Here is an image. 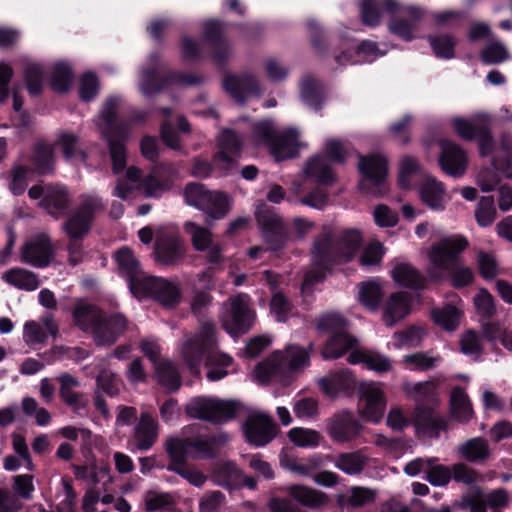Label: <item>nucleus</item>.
I'll return each mask as SVG.
<instances>
[{"mask_svg":"<svg viewBox=\"0 0 512 512\" xmlns=\"http://www.w3.org/2000/svg\"><path fill=\"white\" fill-rule=\"evenodd\" d=\"M182 354L186 365L194 375L200 373V366L203 362L205 366L210 367L206 377L212 382L226 377L228 372L225 367L232 362L230 356L216 350V327L210 321L203 323L199 333L184 343Z\"/></svg>","mask_w":512,"mask_h":512,"instance_id":"1","label":"nucleus"},{"mask_svg":"<svg viewBox=\"0 0 512 512\" xmlns=\"http://www.w3.org/2000/svg\"><path fill=\"white\" fill-rule=\"evenodd\" d=\"M362 244L358 230H344L337 236L325 234L314 243L313 263L316 271L307 275L312 283L321 282L334 265L345 264L354 259Z\"/></svg>","mask_w":512,"mask_h":512,"instance_id":"2","label":"nucleus"},{"mask_svg":"<svg viewBox=\"0 0 512 512\" xmlns=\"http://www.w3.org/2000/svg\"><path fill=\"white\" fill-rule=\"evenodd\" d=\"M75 325L91 333L97 346H111L125 332L127 319L120 313L107 315L97 305L78 303L72 310Z\"/></svg>","mask_w":512,"mask_h":512,"instance_id":"3","label":"nucleus"},{"mask_svg":"<svg viewBox=\"0 0 512 512\" xmlns=\"http://www.w3.org/2000/svg\"><path fill=\"white\" fill-rule=\"evenodd\" d=\"M120 102V97L109 96L101 109V118L105 123L102 135L109 148L114 174H120L127 165L126 142L129 139V125L125 121L118 120Z\"/></svg>","mask_w":512,"mask_h":512,"instance_id":"4","label":"nucleus"},{"mask_svg":"<svg viewBox=\"0 0 512 512\" xmlns=\"http://www.w3.org/2000/svg\"><path fill=\"white\" fill-rule=\"evenodd\" d=\"M106 209L103 199L96 194H82L80 203L63 222L62 230L68 237V254L84 253L83 240L90 233L96 215Z\"/></svg>","mask_w":512,"mask_h":512,"instance_id":"5","label":"nucleus"},{"mask_svg":"<svg viewBox=\"0 0 512 512\" xmlns=\"http://www.w3.org/2000/svg\"><path fill=\"white\" fill-rule=\"evenodd\" d=\"M316 328L320 333L329 334L321 351L325 360L338 359L358 346V340L349 332L350 321L340 313L320 315Z\"/></svg>","mask_w":512,"mask_h":512,"instance_id":"6","label":"nucleus"},{"mask_svg":"<svg viewBox=\"0 0 512 512\" xmlns=\"http://www.w3.org/2000/svg\"><path fill=\"white\" fill-rule=\"evenodd\" d=\"M242 408L243 404L237 400L197 397L187 405L186 413L191 418L220 424L234 419Z\"/></svg>","mask_w":512,"mask_h":512,"instance_id":"7","label":"nucleus"},{"mask_svg":"<svg viewBox=\"0 0 512 512\" xmlns=\"http://www.w3.org/2000/svg\"><path fill=\"white\" fill-rule=\"evenodd\" d=\"M184 199L189 206L203 211L213 219H222L229 211L226 194L211 191L202 183H187L184 188Z\"/></svg>","mask_w":512,"mask_h":512,"instance_id":"8","label":"nucleus"},{"mask_svg":"<svg viewBox=\"0 0 512 512\" xmlns=\"http://www.w3.org/2000/svg\"><path fill=\"white\" fill-rule=\"evenodd\" d=\"M347 154L342 143L339 140L331 139L325 144V155H315L310 158L305 166V174L314 178L318 184L332 185L336 180V175L327 160L335 164H344Z\"/></svg>","mask_w":512,"mask_h":512,"instance_id":"9","label":"nucleus"},{"mask_svg":"<svg viewBox=\"0 0 512 512\" xmlns=\"http://www.w3.org/2000/svg\"><path fill=\"white\" fill-rule=\"evenodd\" d=\"M157 67H145L141 71L140 86L144 95L150 97L172 86H196L202 83L201 77L170 70L161 75Z\"/></svg>","mask_w":512,"mask_h":512,"instance_id":"10","label":"nucleus"},{"mask_svg":"<svg viewBox=\"0 0 512 512\" xmlns=\"http://www.w3.org/2000/svg\"><path fill=\"white\" fill-rule=\"evenodd\" d=\"M138 298H150L168 310L176 309L182 300V291L176 283L157 276L142 278V283L133 294Z\"/></svg>","mask_w":512,"mask_h":512,"instance_id":"11","label":"nucleus"},{"mask_svg":"<svg viewBox=\"0 0 512 512\" xmlns=\"http://www.w3.org/2000/svg\"><path fill=\"white\" fill-rule=\"evenodd\" d=\"M255 313L241 296L230 300V306L221 317L222 328L233 338L248 333L254 323Z\"/></svg>","mask_w":512,"mask_h":512,"instance_id":"12","label":"nucleus"},{"mask_svg":"<svg viewBox=\"0 0 512 512\" xmlns=\"http://www.w3.org/2000/svg\"><path fill=\"white\" fill-rule=\"evenodd\" d=\"M186 252V245L179 236L165 234L156 238L152 257L158 267L171 269L185 262Z\"/></svg>","mask_w":512,"mask_h":512,"instance_id":"13","label":"nucleus"},{"mask_svg":"<svg viewBox=\"0 0 512 512\" xmlns=\"http://www.w3.org/2000/svg\"><path fill=\"white\" fill-rule=\"evenodd\" d=\"M468 246L469 242L464 236L454 239L444 238L432 245L429 259L434 267L450 271L459 264V256Z\"/></svg>","mask_w":512,"mask_h":512,"instance_id":"14","label":"nucleus"},{"mask_svg":"<svg viewBox=\"0 0 512 512\" xmlns=\"http://www.w3.org/2000/svg\"><path fill=\"white\" fill-rule=\"evenodd\" d=\"M358 170L362 176L359 189L371 192V188H379L388 175V161L380 154L359 155Z\"/></svg>","mask_w":512,"mask_h":512,"instance_id":"15","label":"nucleus"},{"mask_svg":"<svg viewBox=\"0 0 512 512\" xmlns=\"http://www.w3.org/2000/svg\"><path fill=\"white\" fill-rule=\"evenodd\" d=\"M438 145L440 148L438 164L441 170L451 177H462L468 167L466 151L450 139H440Z\"/></svg>","mask_w":512,"mask_h":512,"instance_id":"16","label":"nucleus"},{"mask_svg":"<svg viewBox=\"0 0 512 512\" xmlns=\"http://www.w3.org/2000/svg\"><path fill=\"white\" fill-rule=\"evenodd\" d=\"M218 151L214 155L215 162H222L223 169L232 171L238 165L237 160L243 151V140L232 128H223L217 137Z\"/></svg>","mask_w":512,"mask_h":512,"instance_id":"17","label":"nucleus"},{"mask_svg":"<svg viewBox=\"0 0 512 512\" xmlns=\"http://www.w3.org/2000/svg\"><path fill=\"white\" fill-rule=\"evenodd\" d=\"M243 432L250 445L263 447L276 437L277 426L269 415L257 413L246 419Z\"/></svg>","mask_w":512,"mask_h":512,"instance_id":"18","label":"nucleus"},{"mask_svg":"<svg viewBox=\"0 0 512 512\" xmlns=\"http://www.w3.org/2000/svg\"><path fill=\"white\" fill-rule=\"evenodd\" d=\"M330 437L338 442L345 443L356 439L362 430V425L349 410H342L334 414L327 424Z\"/></svg>","mask_w":512,"mask_h":512,"instance_id":"19","label":"nucleus"},{"mask_svg":"<svg viewBox=\"0 0 512 512\" xmlns=\"http://www.w3.org/2000/svg\"><path fill=\"white\" fill-rule=\"evenodd\" d=\"M71 194L63 185H48L44 197L40 200L39 206L55 219L70 216Z\"/></svg>","mask_w":512,"mask_h":512,"instance_id":"20","label":"nucleus"},{"mask_svg":"<svg viewBox=\"0 0 512 512\" xmlns=\"http://www.w3.org/2000/svg\"><path fill=\"white\" fill-rule=\"evenodd\" d=\"M223 86L238 103L244 104L250 95L260 96L262 91L257 78L251 74L227 75Z\"/></svg>","mask_w":512,"mask_h":512,"instance_id":"21","label":"nucleus"},{"mask_svg":"<svg viewBox=\"0 0 512 512\" xmlns=\"http://www.w3.org/2000/svg\"><path fill=\"white\" fill-rule=\"evenodd\" d=\"M360 402H363L359 412L366 421L378 423L384 414L386 400L381 389L374 385H363L360 388Z\"/></svg>","mask_w":512,"mask_h":512,"instance_id":"22","label":"nucleus"},{"mask_svg":"<svg viewBox=\"0 0 512 512\" xmlns=\"http://www.w3.org/2000/svg\"><path fill=\"white\" fill-rule=\"evenodd\" d=\"M118 266L119 274L128 282V287L132 294L136 292L142 283L141 265L135 257L131 248L124 246L118 249L114 254Z\"/></svg>","mask_w":512,"mask_h":512,"instance_id":"23","label":"nucleus"},{"mask_svg":"<svg viewBox=\"0 0 512 512\" xmlns=\"http://www.w3.org/2000/svg\"><path fill=\"white\" fill-rule=\"evenodd\" d=\"M204 40L211 48L212 60L217 65H224L229 55V45L223 32L222 22L209 20L203 27Z\"/></svg>","mask_w":512,"mask_h":512,"instance_id":"24","label":"nucleus"},{"mask_svg":"<svg viewBox=\"0 0 512 512\" xmlns=\"http://www.w3.org/2000/svg\"><path fill=\"white\" fill-rule=\"evenodd\" d=\"M191 439V445L197 457L201 459H214L218 457L230 438L226 432L219 430L198 434L191 437Z\"/></svg>","mask_w":512,"mask_h":512,"instance_id":"25","label":"nucleus"},{"mask_svg":"<svg viewBox=\"0 0 512 512\" xmlns=\"http://www.w3.org/2000/svg\"><path fill=\"white\" fill-rule=\"evenodd\" d=\"M53 248L49 237L41 234L35 241L27 242L22 247V261L37 268L49 266Z\"/></svg>","mask_w":512,"mask_h":512,"instance_id":"26","label":"nucleus"},{"mask_svg":"<svg viewBox=\"0 0 512 512\" xmlns=\"http://www.w3.org/2000/svg\"><path fill=\"white\" fill-rule=\"evenodd\" d=\"M159 435V424L157 419L148 411L140 414L137 424L134 427V439L140 451H147L156 443Z\"/></svg>","mask_w":512,"mask_h":512,"instance_id":"27","label":"nucleus"},{"mask_svg":"<svg viewBox=\"0 0 512 512\" xmlns=\"http://www.w3.org/2000/svg\"><path fill=\"white\" fill-rule=\"evenodd\" d=\"M384 54L375 42L365 40L355 48L341 50L339 54L334 55V58L339 65L344 66L359 62H373Z\"/></svg>","mask_w":512,"mask_h":512,"instance_id":"28","label":"nucleus"},{"mask_svg":"<svg viewBox=\"0 0 512 512\" xmlns=\"http://www.w3.org/2000/svg\"><path fill=\"white\" fill-rule=\"evenodd\" d=\"M359 9L362 23L376 27L380 24L382 12L395 14L400 10V4L396 0H362Z\"/></svg>","mask_w":512,"mask_h":512,"instance_id":"29","label":"nucleus"},{"mask_svg":"<svg viewBox=\"0 0 512 512\" xmlns=\"http://www.w3.org/2000/svg\"><path fill=\"white\" fill-rule=\"evenodd\" d=\"M412 297L404 291L394 292L390 295L384 306L383 320L387 326H394L404 319L411 311Z\"/></svg>","mask_w":512,"mask_h":512,"instance_id":"30","label":"nucleus"},{"mask_svg":"<svg viewBox=\"0 0 512 512\" xmlns=\"http://www.w3.org/2000/svg\"><path fill=\"white\" fill-rule=\"evenodd\" d=\"M287 494L298 506L309 509H320L329 503L326 493L301 484L289 486Z\"/></svg>","mask_w":512,"mask_h":512,"instance_id":"31","label":"nucleus"},{"mask_svg":"<svg viewBox=\"0 0 512 512\" xmlns=\"http://www.w3.org/2000/svg\"><path fill=\"white\" fill-rule=\"evenodd\" d=\"M321 390L331 398L337 397L340 393L350 395L356 387V379L349 370H341L330 378H322L319 381Z\"/></svg>","mask_w":512,"mask_h":512,"instance_id":"32","label":"nucleus"},{"mask_svg":"<svg viewBox=\"0 0 512 512\" xmlns=\"http://www.w3.org/2000/svg\"><path fill=\"white\" fill-rule=\"evenodd\" d=\"M391 277L399 286L410 290H424L426 277L410 263H398L391 271Z\"/></svg>","mask_w":512,"mask_h":512,"instance_id":"33","label":"nucleus"},{"mask_svg":"<svg viewBox=\"0 0 512 512\" xmlns=\"http://www.w3.org/2000/svg\"><path fill=\"white\" fill-rule=\"evenodd\" d=\"M57 380L60 383V398L74 412H79L87 406L88 400L85 395L74 390L80 386V382L76 377L64 373Z\"/></svg>","mask_w":512,"mask_h":512,"instance_id":"34","label":"nucleus"},{"mask_svg":"<svg viewBox=\"0 0 512 512\" xmlns=\"http://www.w3.org/2000/svg\"><path fill=\"white\" fill-rule=\"evenodd\" d=\"M298 137L299 133L296 128L284 130L272 143L271 154L278 161L296 157L299 153Z\"/></svg>","mask_w":512,"mask_h":512,"instance_id":"35","label":"nucleus"},{"mask_svg":"<svg viewBox=\"0 0 512 512\" xmlns=\"http://www.w3.org/2000/svg\"><path fill=\"white\" fill-rule=\"evenodd\" d=\"M211 479L214 484L233 490L241 486L242 470L232 461L219 462L212 469Z\"/></svg>","mask_w":512,"mask_h":512,"instance_id":"36","label":"nucleus"},{"mask_svg":"<svg viewBox=\"0 0 512 512\" xmlns=\"http://www.w3.org/2000/svg\"><path fill=\"white\" fill-rule=\"evenodd\" d=\"M157 383L167 392L175 393L182 386V378L177 366L169 359H162V362L154 367Z\"/></svg>","mask_w":512,"mask_h":512,"instance_id":"37","label":"nucleus"},{"mask_svg":"<svg viewBox=\"0 0 512 512\" xmlns=\"http://www.w3.org/2000/svg\"><path fill=\"white\" fill-rule=\"evenodd\" d=\"M414 426L417 431L434 432L438 434L447 429L446 420L436 414L435 410L429 406H417L415 410Z\"/></svg>","mask_w":512,"mask_h":512,"instance_id":"38","label":"nucleus"},{"mask_svg":"<svg viewBox=\"0 0 512 512\" xmlns=\"http://www.w3.org/2000/svg\"><path fill=\"white\" fill-rule=\"evenodd\" d=\"M358 301L369 311H376L380 308L384 291L381 283L377 279H370L358 284Z\"/></svg>","mask_w":512,"mask_h":512,"instance_id":"39","label":"nucleus"},{"mask_svg":"<svg viewBox=\"0 0 512 512\" xmlns=\"http://www.w3.org/2000/svg\"><path fill=\"white\" fill-rule=\"evenodd\" d=\"M450 412L453 419L460 423H468L474 415L471 401L461 386L454 387L451 392Z\"/></svg>","mask_w":512,"mask_h":512,"instance_id":"40","label":"nucleus"},{"mask_svg":"<svg viewBox=\"0 0 512 512\" xmlns=\"http://www.w3.org/2000/svg\"><path fill=\"white\" fill-rule=\"evenodd\" d=\"M2 280L7 284L25 291H34L40 286L37 274L24 268L14 267L5 271Z\"/></svg>","mask_w":512,"mask_h":512,"instance_id":"41","label":"nucleus"},{"mask_svg":"<svg viewBox=\"0 0 512 512\" xmlns=\"http://www.w3.org/2000/svg\"><path fill=\"white\" fill-rule=\"evenodd\" d=\"M458 453L470 463H482L491 454L488 441L483 437H474L459 445Z\"/></svg>","mask_w":512,"mask_h":512,"instance_id":"42","label":"nucleus"},{"mask_svg":"<svg viewBox=\"0 0 512 512\" xmlns=\"http://www.w3.org/2000/svg\"><path fill=\"white\" fill-rule=\"evenodd\" d=\"M420 198L422 202L432 210L440 211L444 209L443 183L435 178H427L420 186Z\"/></svg>","mask_w":512,"mask_h":512,"instance_id":"43","label":"nucleus"},{"mask_svg":"<svg viewBox=\"0 0 512 512\" xmlns=\"http://www.w3.org/2000/svg\"><path fill=\"white\" fill-rule=\"evenodd\" d=\"M31 163L33 171L39 175H48L54 171V151L51 145L38 142L34 145Z\"/></svg>","mask_w":512,"mask_h":512,"instance_id":"44","label":"nucleus"},{"mask_svg":"<svg viewBox=\"0 0 512 512\" xmlns=\"http://www.w3.org/2000/svg\"><path fill=\"white\" fill-rule=\"evenodd\" d=\"M191 437L177 438L172 437L166 441V452L170 459L167 467H179L187 463V459L192 448Z\"/></svg>","mask_w":512,"mask_h":512,"instance_id":"45","label":"nucleus"},{"mask_svg":"<svg viewBox=\"0 0 512 512\" xmlns=\"http://www.w3.org/2000/svg\"><path fill=\"white\" fill-rule=\"evenodd\" d=\"M427 41L432 49L434 56L441 60H450L455 57L457 39L448 33L428 35Z\"/></svg>","mask_w":512,"mask_h":512,"instance_id":"46","label":"nucleus"},{"mask_svg":"<svg viewBox=\"0 0 512 512\" xmlns=\"http://www.w3.org/2000/svg\"><path fill=\"white\" fill-rule=\"evenodd\" d=\"M311 351L312 344L307 348L301 347L297 344L287 346L285 349V356L283 357V364H287L289 373L309 366Z\"/></svg>","mask_w":512,"mask_h":512,"instance_id":"47","label":"nucleus"},{"mask_svg":"<svg viewBox=\"0 0 512 512\" xmlns=\"http://www.w3.org/2000/svg\"><path fill=\"white\" fill-rule=\"evenodd\" d=\"M73 71L66 63H56L51 70L50 87L57 94L67 93L73 80Z\"/></svg>","mask_w":512,"mask_h":512,"instance_id":"48","label":"nucleus"},{"mask_svg":"<svg viewBox=\"0 0 512 512\" xmlns=\"http://www.w3.org/2000/svg\"><path fill=\"white\" fill-rule=\"evenodd\" d=\"M433 322L446 331H454L460 323L461 312L453 305H446L441 309H433L431 312Z\"/></svg>","mask_w":512,"mask_h":512,"instance_id":"49","label":"nucleus"},{"mask_svg":"<svg viewBox=\"0 0 512 512\" xmlns=\"http://www.w3.org/2000/svg\"><path fill=\"white\" fill-rule=\"evenodd\" d=\"M184 231L191 237V243L196 251H205L212 244V233L208 228L200 226L192 221L184 224Z\"/></svg>","mask_w":512,"mask_h":512,"instance_id":"50","label":"nucleus"},{"mask_svg":"<svg viewBox=\"0 0 512 512\" xmlns=\"http://www.w3.org/2000/svg\"><path fill=\"white\" fill-rule=\"evenodd\" d=\"M24 81L30 96L38 97L43 92L44 70L39 64H28L24 69Z\"/></svg>","mask_w":512,"mask_h":512,"instance_id":"51","label":"nucleus"},{"mask_svg":"<svg viewBox=\"0 0 512 512\" xmlns=\"http://www.w3.org/2000/svg\"><path fill=\"white\" fill-rule=\"evenodd\" d=\"M366 465V457L360 452H347L338 455L335 466L349 475L359 474Z\"/></svg>","mask_w":512,"mask_h":512,"instance_id":"52","label":"nucleus"},{"mask_svg":"<svg viewBox=\"0 0 512 512\" xmlns=\"http://www.w3.org/2000/svg\"><path fill=\"white\" fill-rule=\"evenodd\" d=\"M175 506V501L171 494L167 492H156L149 490L144 497V507L147 512H154L157 510H172Z\"/></svg>","mask_w":512,"mask_h":512,"instance_id":"53","label":"nucleus"},{"mask_svg":"<svg viewBox=\"0 0 512 512\" xmlns=\"http://www.w3.org/2000/svg\"><path fill=\"white\" fill-rule=\"evenodd\" d=\"M436 458H430L426 461L428 469L425 479L433 486H446L452 480L451 467L437 464L433 465Z\"/></svg>","mask_w":512,"mask_h":512,"instance_id":"54","label":"nucleus"},{"mask_svg":"<svg viewBox=\"0 0 512 512\" xmlns=\"http://www.w3.org/2000/svg\"><path fill=\"white\" fill-rule=\"evenodd\" d=\"M289 440L298 447L314 448L319 445L320 434L312 429L294 427L288 432Z\"/></svg>","mask_w":512,"mask_h":512,"instance_id":"55","label":"nucleus"},{"mask_svg":"<svg viewBox=\"0 0 512 512\" xmlns=\"http://www.w3.org/2000/svg\"><path fill=\"white\" fill-rule=\"evenodd\" d=\"M281 374L282 363H274L267 361L259 363L256 366L257 378L264 383L280 380L281 382H283V384H288L291 380V377L286 375L284 379H282Z\"/></svg>","mask_w":512,"mask_h":512,"instance_id":"56","label":"nucleus"},{"mask_svg":"<svg viewBox=\"0 0 512 512\" xmlns=\"http://www.w3.org/2000/svg\"><path fill=\"white\" fill-rule=\"evenodd\" d=\"M307 27L310 33L311 45L319 56H327L329 41L321 25L315 20H309Z\"/></svg>","mask_w":512,"mask_h":512,"instance_id":"57","label":"nucleus"},{"mask_svg":"<svg viewBox=\"0 0 512 512\" xmlns=\"http://www.w3.org/2000/svg\"><path fill=\"white\" fill-rule=\"evenodd\" d=\"M496 217V208L492 196H483L480 198L475 210V218L479 226H490Z\"/></svg>","mask_w":512,"mask_h":512,"instance_id":"58","label":"nucleus"},{"mask_svg":"<svg viewBox=\"0 0 512 512\" xmlns=\"http://www.w3.org/2000/svg\"><path fill=\"white\" fill-rule=\"evenodd\" d=\"M301 96L303 101L314 109H320L322 105V95L317 81L307 76L301 84Z\"/></svg>","mask_w":512,"mask_h":512,"instance_id":"59","label":"nucleus"},{"mask_svg":"<svg viewBox=\"0 0 512 512\" xmlns=\"http://www.w3.org/2000/svg\"><path fill=\"white\" fill-rule=\"evenodd\" d=\"M510 58L506 47L500 42L487 44L480 52L483 64H500Z\"/></svg>","mask_w":512,"mask_h":512,"instance_id":"60","label":"nucleus"},{"mask_svg":"<svg viewBox=\"0 0 512 512\" xmlns=\"http://www.w3.org/2000/svg\"><path fill=\"white\" fill-rule=\"evenodd\" d=\"M416 25L404 18L392 17L388 22V31L405 42L415 39Z\"/></svg>","mask_w":512,"mask_h":512,"instance_id":"61","label":"nucleus"},{"mask_svg":"<svg viewBox=\"0 0 512 512\" xmlns=\"http://www.w3.org/2000/svg\"><path fill=\"white\" fill-rule=\"evenodd\" d=\"M99 93V79L94 72H85L80 78L79 98L84 102L92 101Z\"/></svg>","mask_w":512,"mask_h":512,"instance_id":"62","label":"nucleus"},{"mask_svg":"<svg viewBox=\"0 0 512 512\" xmlns=\"http://www.w3.org/2000/svg\"><path fill=\"white\" fill-rule=\"evenodd\" d=\"M455 506L461 510H469V512H487L486 501L483 499L481 489H477L472 494H463Z\"/></svg>","mask_w":512,"mask_h":512,"instance_id":"63","label":"nucleus"},{"mask_svg":"<svg viewBox=\"0 0 512 512\" xmlns=\"http://www.w3.org/2000/svg\"><path fill=\"white\" fill-rule=\"evenodd\" d=\"M226 496L219 490L207 491L199 500V512H221Z\"/></svg>","mask_w":512,"mask_h":512,"instance_id":"64","label":"nucleus"}]
</instances>
